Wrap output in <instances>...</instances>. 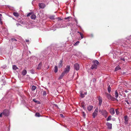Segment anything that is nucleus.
I'll use <instances>...</instances> for the list:
<instances>
[{
	"label": "nucleus",
	"mask_w": 131,
	"mask_h": 131,
	"mask_svg": "<svg viewBox=\"0 0 131 131\" xmlns=\"http://www.w3.org/2000/svg\"><path fill=\"white\" fill-rule=\"evenodd\" d=\"M124 72H123V74H124Z\"/></svg>",
	"instance_id": "62"
},
{
	"label": "nucleus",
	"mask_w": 131,
	"mask_h": 131,
	"mask_svg": "<svg viewBox=\"0 0 131 131\" xmlns=\"http://www.w3.org/2000/svg\"><path fill=\"white\" fill-rule=\"evenodd\" d=\"M33 101L34 102H35L36 103H38V104H39L40 103V102L39 101H37V100H36L35 99H33Z\"/></svg>",
	"instance_id": "29"
},
{
	"label": "nucleus",
	"mask_w": 131,
	"mask_h": 131,
	"mask_svg": "<svg viewBox=\"0 0 131 131\" xmlns=\"http://www.w3.org/2000/svg\"><path fill=\"white\" fill-rule=\"evenodd\" d=\"M71 18V17H67L65 18V19H69V18Z\"/></svg>",
	"instance_id": "50"
},
{
	"label": "nucleus",
	"mask_w": 131,
	"mask_h": 131,
	"mask_svg": "<svg viewBox=\"0 0 131 131\" xmlns=\"http://www.w3.org/2000/svg\"><path fill=\"white\" fill-rule=\"evenodd\" d=\"M2 113L3 114V115L4 116H7L9 114L8 111L6 109L4 110Z\"/></svg>",
	"instance_id": "4"
},
{
	"label": "nucleus",
	"mask_w": 131,
	"mask_h": 131,
	"mask_svg": "<svg viewBox=\"0 0 131 131\" xmlns=\"http://www.w3.org/2000/svg\"><path fill=\"white\" fill-rule=\"evenodd\" d=\"M121 60H123V61H125V59H124V58H121Z\"/></svg>",
	"instance_id": "51"
},
{
	"label": "nucleus",
	"mask_w": 131,
	"mask_h": 131,
	"mask_svg": "<svg viewBox=\"0 0 131 131\" xmlns=\"http://www.w3.org/2000/svg\"><path fill=\"white\" fill-rule=\"evenodd\" d=\"M124 72H123V74H124Z\"/></svg>",
	"instance_id": "64"
},
{
	"label": "nucleus",
	"mask_w": 131,
	"mask_h": 131,
	"mask_svg": "<svg viewBox=\"0 0 131 131\" xmlns=\"http://www.w3.org/2000/svg\"><path fill=\"white\" fill-rule=\"evenodd\" d=\"M2 115H3V113H1L0 114V117H2Z\"/></svg>",
	"instance_id": "52"
},
{
	"label": "nucleus",
	"mask_w": 131,
	"mask_h": 131,
	"mask_svg": "<svg viewBox=\"0 0 131 131\" xmlns=\"http://www.w3.org/2000/svg\"><path fill=\"white\" fill-rule=\"evenodd\" d=\"M111 88L110 87V86H109L108 87V92L110 93L111 91Z\"/></svg>",
	"instance_id": "35"
},
{
	"label": "nucleus",
	"mask_w": 131,
	"mask_h": 131,
	"mask_svg": "<svg viewBox=\"0 0 131 131\" xmlns=\"http://www.w3.org/2000/svg\"><path fill=\"white\" fill-rule=\"evenodd\" d=\"M121 69V68L119 67V66H117L115 69V71H117L119 69Z\"/></svg>",
	"instance_id": "22"
},
{
	"label": "nucleus",
	"mask_w": 131,
	"mask_h": 131,
	"mask_svg": "<svg viewBox=\"0 0 131 131\" xmlns=\"http://www.w3.org/2000/svg\"><path fill=\"white\" fill-rule=\"evenodd\" d=\"M31 14V13H29L27 15V17H28V16H29Z\"/></svg>",
	"instance_id": "47"
},
{
	"label": "nucleus",
	"mask_w": 131,
	"mask_h": 131,
	"mask_svg": "<svg viewBox=\"0 0 131 131\" xmlns=\"http://www.w3.org/2000/svg\"><path fill=\"white\" fill-rule=\"evenodd\" d=\"M38 5L39 7L41 8H43L45 6V4L43 3H39Z\"/></svg>",
	"instance_id": "11"
},
{
	"label": "nucleus",
	"mask_w": 131,
	"mask_h": 131,
	"mask_svg": "<svg viewBox=\"0 0 131 131\" xmlns=\"http://www.w3.org/2000/svg\"><path fill=\"white\" fill-rule=\"evenodd\" d=\"M60 116L62 118H64V116L62 114H60Z\"/></svg>",
	"instance_id": "48"
},
{
	"label": "nucleus",
	"mask_w": 131,
	"mask_h": 131,
	"mask_svg": "<svg viewBox=\"0 0 131 131\" xmlns=\"http://www.w3.org/2000/svg\"><path fill=\"white\" fill-rule=\"evenodd\" d=\"M79 43V41H77V42L74 44V46H76Z\"/></svg>",
	"instance_id": "41"
},
{
	"label": "nucleus",
	"mask_w": 131,
	"mask_h": 131,
	"mask_svg": "<svg viewBox=\"0 0 131 131\" xmlns=\"http://www.w3.org/2000/svg\"><path fill=\"white\" fill-rule=\"evenodd\" d=\"M25 26L27 29H30L31 28V27L29 26L28 24L27 23V24L25 25Z\"/></svg>",
	"instance_id": "31"
},
{
	"label": "nucleus",
	"mask_w": 131,
	"mask_h": 131,
	"mask_svg": "<svg viewBox=\"0 0 131 131\" xmlns=\"http://www.w3.org/2000/svg\"><path fill=\"white\" fill-rule=\"evenodd\" d=\"M115 112H116V113L117 115H118V114H119V112L118 111V109H116L115 110Z\"/></svg>",
	"instance_id": "36"
},
{
	"label": "nucleus",
	"mask_w": 131,
	"mask_h": 131,
	"mask_svg": "<svg viewBox=\"0 0 131 131\" xmlns=\"http://www.w3.org/2000/svg\"><path fill=\"white\" fill-rule=\"evenodd\" d=\"M90 36H91V37H93V35L92 34H91L90 35Z\"/></svg>",
	"instance_id": "53"
},
{
	"label": "nucleus",
	"mask_w": 131,
	"mask_h": 131,
	"mask_svg": "<svg viewBox=\"0 0 131 131\" xmlns=\"http://www.w3.org/2000/svg\"><path fill=\"white\" fill-rule=\"evenodd\" d=\"M75 21L76 22V23H77V24H76V26H78V27H80V28H81V27L80 26H78V25H77V24H78V21L76 19H75Z\"/></svg>",
	"instance_id": "34"
},
{
	"label": "nucleus",
	"mask_w": 131,
	"mask_h": 131,
	"mask_svg": "<svg viewBox=\"0 0 131 131\" xmlns=\"http://www.w3.org/2000/svg\"><path fill=\"white\" fill-rule=\"evenodd\" d=\"M106 96L108 99L112 101H114L115 100H116L117 101L118 100L117 99H115L114 97H112L111 95L107 93H106Z\"/></svg>",
	"instance_id": "1"
},
{
	"label": "nucleus",
	"mask_w": 131,
	"mask_h": 131,
	"mask_svg": "<svg viewBox=\"0 0 131 131\" xmlns=\"http://www.w3.org/2000/svg\"><path fill=\"white\" fill-rule=\"evenodd\" d=\"M29 41V40H26V41Z\"/></svg>",
	"instance_id": "54"
},
{
	"label": "nucleus",
	"mask_w": 131,
	"mask_h": 131,
	"mask_svg": "<svg viewBox=\"0 0 131 131\" xmlns=\"http://www.w3.org/2000/svg\"><path fill=\"white\" fill-rule=\"evenodd\" d=\"M118 95L117 91L116 90L115 91V96L116 98H117L118 97Z\"/></svg>",
	"instance_id": "24"
},
{
	"label": "nucleus",
	"mask_w": 131,
	"mask_h": 131,
	"mask_svg": "<svg viewBox=\"0 0 131 131\" xmlns=\"http://www.w3.org/2000/svg\"><path fill=\"white\" fill-rule=\"evenodd\" d=\"M16 25L17 26H21V25L19 24V23H17L16 24Z\"/></svg>",
	"instance_id": "49"
},
{
	"label": "nucleus",
	"mask_w": 131,
	"mask_h": 131,
	"mask_svg": "<svg viewBox=\"0 0 131 131\" xmlns=\"http://www.w3.org/2000/svg\"><path fill=\"white\" fill-rule=\"evenodd\" d=\"M2 15L1 14H0V16H2Z\"/></svg>",
	"instance_id": "57"
},
{
	"label": "nucleus",
	"mask_w": 131,
	"mask_h": 131,
	"mask_svg": "<svg viewBox=\"0 0 131 131\" xmlns=\"http://www.w3.org/2000/svg\"><path fill=\"white\" fill-rule=\"evenodd\" d=\"M57 28H64L66 27L67 26V25H63L62 24L59 25L58 24V23H57Z\"/></svg>",
	"instance_id": "8"
},
{
	"label": "nucleus",
	"mask_w": 131,
	"mask_h": 131,
	"mask_svg": "<svg viewBox=\"0 0 131 131\" xmlns=\"http://www.w3.org/2000/svg\"><path fill=\"white\" fill-rule=\"evenodd\" d=\"M10 40L12 41H17V40H23L21 37L19 36L17 38V39L12 38H11Z\"/></svg>",
	"instance_id": "5"
},
{
	"label": "nucleus",
	"mask_w": 131,
	"mask_h": 131,
	"mask_svg": "<svg viewBox=\"0 0 131 131\" xmlns=\"http://www.w3.org/2000/svg\"><path fill=\"white\" fill-rule=\"evenodd\" d=\"M124 72H123V74H124Z\"/></svg>",
	"instance_id": "61"
},
{
	"label": "nucleus",
	"mask_w": 131,
	"mask_h": 131,
	"mask_svg": "<svg viewBox=\"0 0 131 131\" xmlns=\"http://www.w3.org/2000/svg\"><path fill=\"white\" fill-rule=\"evenodd\" d=\"M106 125L107 126V128L109 129H111L112 128V124L108 122L106 123Z\"/></svg>",
	"instance_id": "10"
},
{
	"label": "nucleus",
	"mask_w": 131,
	"mask_h": 131,
	"mask_svg": "<svg viewBox=\"0 0 131 131\" xmlns=\"http://www.w3.org/2000/svg\"><path fill=\"white\" fill-rule=\"evenodd\" d=\"M86 94H87V93L86 92V93H85L84 94H85V95H86Z\"/></svg>",
	"instance_id": "55"
},
{
	"label": "nucleus",
	"mask_w": 131,
	"mask_h": 131,
	"mask_svg": "<svg viewBox=\"0 0 131 131\" xmlns=\"http://www.w3.org/2000/svg\"><path fill=\"white\" fill-rule=\"evenodd\" d=\"M43 96H46L47 94L46 92L45 91H43Z\"/></svg>",
	"instance_id": "37"
},
{
	"label": "nucleus",
	"mask_w": 131,
	"mask_h": 131,
	"mask_svg": "<svg viewBox=\"0 0 131 131\" xmlns=\"http://www.w3.org/2000/svg\"><path fill=\"white\" fill-rule=\"evenodd\" d=\"M30 72L32 74H34L35 73V71L34 70L32 69L30 70Z\"/></svg>",
	"instance_id": "39"
},
{
	"label": "nucleus",
	"mask_w": 131,
	"mask_h": 131,
	"mask_svg": "<svg viewBox=\"0 0 131 131\" xmlns=\"http://www.w3.org/2000/svg\"><path fill=\"white\" fill-rule=\"evenodd\" d=\"M71 30H72V28H71Z\"/></svg>",
	"instance_id": "60"
},
{
	"label": "nucleus",
	"mask_w": 131,
	"mask_h": 131,
	"mask_svg": "<svg viewBox=\"0 0 131 131\" xmlns=\"http://www.w3.org/2000/svg\"><path fill=\"white\" fill-rule=\"evenodd\" d=\"M97 66H96V64H93L91 66V69H96L97 68Z\"/></svg>",
	"instance_id": "19"
},
{
	"label": "nucleus",
	"mask_w": 131,
	"mask_h": 131,
	"mask_svg": "<svg viewBox=\"0 0 131 131\" xmlns=\"http://www.w3.org/2000/svg\"><path fill=\"white\" fill-rule=\"evenodd\" d=\"M124 119L125 120L124 123L125 124H128V119L127 115H125L124 116Z\"/></svg>",
	"instance_id": "13"
},
{
	"label": "nucleus",
	"mask_w": 131,
	"mask_h": 131,
	"mask_svg": "<svg viewBox=\"0 0 131 131\" xmlns=\"http://www.w3.org/2000/svg\"><path fill=\"white\" fill-rule=\"evenodd\" d=\"M112 116L111 115H110L106 119V120L107 121H110L111 119Z\"/></svg>",
	"instance_id": "25"
},
{
	"label": "nucleus",
	"mask_w": 131,
	"mask_h": 131,
	"mask_svg": "<svg viewBox=\"0 0 131 131\" xmlns=\"http://www.w3.org/2000/svg\"><path fill=\"white\" fill-rule=\"evenodd\" d=\"M41 66L42 63L41 62H40L38 64V66L37 68V69L38 70H39L41 68Z\"/></svg>",
	"instance_id": "15"
},
{
	"label": "nucleus",
	"mask_w": 131,
	"mask_h": 131,
	"mask_svg": "<svg viewBox=\"0 0 131 131\" xmlns=\"http://www.w3.org/2000/svg\"><path fill=\"white\" fill-rule=\"evenodd\" d=\"M82 116L84 117L85 118L86 114H85L84 112H82Z\"/></svg>",
	"instance_id": "38"
},
{
	"label": "nucleus",
	"mask_w": 131,
	"mask_h": 131,
	"mask_svg": "<svg viewBox=\"0 0 131 131\" xmlns=\"http://www.w3.org/2000/svg\"><path fill=\"white\" fill-rule=\"evenodd\" d=\"M130 103L131 104V101H130Z\"/></svg>",
	"instance_id": "58"
},
{
	"label": "nucleus",
	"mask_w": 131,
	"mask_h": 131,
	"mask_svg": "<svg viewBox=\"0 0 131 131\" xmlns=\"http://www.w3.org/2000/svg\"><path fill=\"white\" fill-rule=\"evenodd\" d=\"M65 74L63 73V72L62 73L61 75L59 76V77L58 78L59 80H60L62 79V78L63 77V76L65 75Z\"/></svg>",
	"instance_id": "16"
},
{
	"label": "nucleus",
	"mask_w": 131,
	"mask_h": 131,
	"mask_svg": "<svg viewBox=\"0 0 131 131\" xmlns=\"http://www.w3.org/2000/svg\"><path fill=\"white\" fill-rule=\"evenodd\" d=\"M70 66L69 65H67L66 68H65L63 73L65 74H67L70 71Z\"/></svg>",
	"instance_id": "2"
},
{
	"label": "nucleus",
	"mask_w": 131,
	"mask_h": 131,
	"mask_svg": "<svg viewBox=\"0 0 131 131\" xmlns=\"http://www.w3.org/2000/svg\"><path fill=\"white\" fill-rule=\"evenodd\" d=\"M96 80L95 78H93V82H96Z\"/></svg>",
	"instance_id": "46"
},
{
	"label": "nucleus",
	"mask_w": 131,
	"mask_h": 131,
	"mask_svg": "<svg viewBox=\"0 0 131 131\" xmlns=\"http://www.w3.org/2000/svg\"><path fill=\"white\" fill-rule=\"evenodd\" d=\"M93 64H96L97 66V64L99 63V62L97 60H94L93 61Z\"/></svg>",
	"instance_id": "21"
},
{
	"label": "nucleus",
	"mask_w": 131,
	"mask_h": 131,
	"mask_svg": "<svg viewBox=\"0 0 131 131\" xmlns=\"http://www.w3.org/2000/svg\"><path fill=\"white\" fill-rule=\"evenodd\" d=\"M98 112V109H95L92 114L93 118H94L97 115V113Z\"/></svg>",
	"instance_id": "6"
},
{
	"label": "nucleus",
	"mask_w": 131,
	"mask_h": 131,
	"mask_svg": "<svg viewBox=\"0 0 131 131\" xmlns=\"http://www.w3.org/2000/svg\"><path fill=\"white\" fill-rule=\"evenodd\" d=\"M40 30H43V29H41V28H40Z\"/></svg>",
	"instance_id": "56"
},
{
	"label": "nucleus",
	"mask_w": 131,
	"mask_h": 131,
	"mask_svg": "<svg viewBox=\"0 0 131 131\" xmlns=\"http://www.w3.org/2000/svg\"><path fill=\"white\" fill-rule=\"evenodd\" d=\"M35 116L36 117H39L40 116V115L38 113H37L35 114Z\"/></svg>",
	"instance_id": "32"
},
{
	"label": "nucleus",
	"mask_w": 131,
	"mask_h": 131,
	"mask_svg": "<svg viewBox=\"0 0 131 131\" xmlns=\"http://www.w3.org/2000/svg\"><path fill=\"white\" fill-rule=\"evenodd\" d=\"M13 69L16 70L18 69V68L17 67V66L15 65H13Z\"/></svg>",
	"instance_id": "23"
},
{
	"label": "nucleus",
	"mask_w": 131,
	"mask_h": 131,
	"mask_svg": "<svg viewBox=\"0 0 131 131\" xmlns=\"http://www.w3.org/2000/svg\"><path fill=\"white\" fill-rule=\"evenodd\" d=\"M36 86L34 85H33L31 88V90L32 91H34L36 89Z\"/></svg>",
	"instance_id": "30"
},
{
	"label": "nucleus",
	"mask_w": 131,
	"mask_h": 131,
	"mask_svg": "<svg viewBox=\"0 0 131 131\" xmlns=\"http://www.w3.org/2000/svg\"><path fill=\"white\" fill-rule=\"evenodd\" d=\"M27 73V71L26 70H24L22 72V74L24 76Z\"/></svg>",
	"instance_id": "17"
},
{
	"label": "nucleus",
	"mask_w": 131,
	"mask_h": 131,
	"mask_svg": "<svg viewBox=\"0 0 131 131\" xmlns=\"http://www.w3.org/2000/svg\"><path fill=\"white\" fill-rule=\"evenodd\" d=\"M80 95H81V96L82 98H83L84 97V94H82V92H81L80 93Z\"/></svg>",
	"instance_id": "40"
},
{
	"label": "nucleus",
	"mask_w": 131,
	"mask_h": 131,
	"mask_svg": "<svg viewBox=\"0 0 131 131\" xmlns=\"http://www.w3.org/2000/svg\"><path fill=\"white\" fill-rule=\"evenodd\" d=\"M29 52L30 53V51H29Z\"/></svg>",
	"instance_id": "59"
},
{
	"label": "nucleus",
	"mask_w": 131,
	"mask_h": 131,
	"mask_svg": "<svg viewBox=\"0 0 131 131\" xmlns=\"http://www.w3.org/2000/svg\"><path fill=\"white\" fill-rule=\"evenodd\" d=\"M63 65V59L61 60L59 62V64H58V67L59 68H60L62 67Z\"/></svg>",
	"instance_id": "14"
},
{
	"label": "nucleus",
	"mask_w": 131,
	"mask_h": 131,
	"mask_svg": "<svg viewBox=\"0 0 131 131\" xmlns=\"http://www.w3.org/2000/svg\"><path fill=\"white\" fill-rule=\"evenodd\" d=\"M98 100L99 101V106H101L102 104V100L101 97L100 96H99L98 97Z\"/></svg>",
	"instance_id": "9"
},
{
	"label": "nucleus",
	"mask_w": 131,
	"mask_h": 131,
	"mask_svg": "<svg viewBox=\"0 0 131 131\" xmlns=\"http://www.w3.org/2000/svg\"><path fill=\"white\" fill-rule=\"evenodd\" d=\"M58 71V67L57 66H55L54 67V71L56 73Z\"/></svg>",
	"instance_id": "27"
},
{
	"label": "nucleus",
	"mask_w": 131,
	"mask_h": 131,
	"mask_svg": "<svg viewBox=\"0 0 131 131\" xmlns=\"http://www.w3.org/2000/svg\"><path fill=\"white\" fill-rule=\"evenodd\" d=\"M124 72H123V74H124Z\"/></svg>",
	"instance_id": "63"
},
{
	"label": "nucleus",
	"mask_w": 131,
	"mask_h": 131,
	"mask_svg": "<svg viewBox=\"0 0 131 131\" xmlns=\"http://www.w3.org/2000/svg\"><path fill=\"white\" fill-rule=\"evenodd\" d=\"M78 32L80 34L81 36V39H82L83 38V34L79 31H78Z\"/></svg>",
	"instance_id": "33"
},
{
	"label": "nucleus",
	"mask_w": 131,
	"mask_h": 131,
	"mask_svg": "<svg viewBox=\"0 0 131 131\" xmlns=\"http://www.w3.org/2000/svg\"><path fill=\"white\" fill-rule=\"evenodd\" d=\"M36 17V16L34 14L32 15L31 17V18L32 19H35Z\"/></svg>",
	"instance_id": "20"
},
{
	"label": "nucleus",
	"mask_w": 131,
	"mask_h": 131,
	"mask_svg": "<svg viewBox=\"0 0 131 131\" xmlns=\"http://www.w3.org/2000/svg\"><path fill=\"white\" fill-rule=\"evenodd\" d=\"M50 18L52 19H54V16H50Z\"/></svg>",
	"instance_id": "43"
},
{
	"label": "nucleus",
	"mask_w": 131,
	"mask_h": 131,
	"mask_svg": "<svg viewBox=\"0 0 131 131\" xmlns=\"http://www.w3.org/2000/svg\"><path fill=\"white\" fill-rule=\"evenodd\" d=\"M125 102H126L128 104H130V103L128 102V100L127 99H126L125 100Z\"/></svg>",
	"instance_id": "44"
},
{
	"label": "nucleus",
	"mask_w": 131,
	"mask_h": 131,
	"mask_svg": "<svg viewBox=\"0 0 131 131\" xmlns=\"http://www.w3.org/2000/svg\"><path fill=\"white\" fill-rule=\"evenodd\" d=\"M126 40H128L129 41H131V35L130 36L126 38Z\"/></svg>",
	"instance_id": "28"
},
{
	"label": "nucleus",
	"mask_w": 131,
	"mask_h": 131,
	"mask_svg": "<svg viewBox=\"0 0 131 131\" xmlns=\"http://www.w3.org/2000/svg\"><path fill=\"white\" fill-rule=\"evenodd\" d=\"M14 15L16 17H18L19 16V14L17 13L14 12L13 13Z\"/></svg>",
	"instance_id": "26"
},
{
	"label": "nucleus",
	"mask_w": 131,
	"mask_h": 131,
	"mask_svg": "<svg viewBox=\"0 0 131 131\" xmlns=\"http://www.w3.org/2000/svg\"><path fill=\"white\" fill-rule=\"evenodd\" d=\"M93 107L92 106H89L87 107V109L88 111H90L92 110Z\"/></svg>",
	"instance_id": "18"
},
{
	"label": "nucleus",
	"mask_w": 131,
	"mask_h": 131,
	"mask_svg": "<svg viewBox=\"0 0 131 131\" xmlns=\"http://www.w3.org/2000/svg\"><path fill=\"white\" fill-rule=\"evenodd\" d=\"M2 16H0V22L1 24H2Z\"/></svg>",
	"instance_id": "42"
},
{
	"label": "nucleus",
	"mask_w": 131,
	"mask_h": 131,
	"mask_svg": "<svg viewBox=\"0 0 131 131\" xmlns=\"http://www.w3.org/2000/svg\"><path fill=\"white\" fill-rule=\"evenodd\" d=\"M58 18V22L60 21H61V20H62V19L59 18V17Z\"/></svg>",
	"instance_id": "45"
},
{
	"label": "nucleus",
	"mask_w": 131,
	"mask_h": 131,
	"mask_svg": "<svg viewBox=\"0 0 131 131\" xmlns=\"http://www.w3.org/2000/svg\"><path fill=\"white\" fill-rule=\"evenodd\" d=\"M101 113L105 118H106L107 117V112L105 110H102L101 111Z\"/></svg>",
	"instance_id": "3"
},
{
	"label": "nucleus",
	"mask_w": 131,
	"mask_h": 131,
	"mask_svg": "<svg viewBox=\"0 0 131 131\" xmlns=\"http://www.w3.org/2000/svg\"><path fill=\"white\" fill-rule=\"evenodd\" d=\"M74 68L76 70H78L79 69V65L78 63L75 64L74 66Z\"/></svg>",
	"instance_id": "7"
},
{
	"label": "nucleus",
	"mask_w": 131,
	"mask_h": 131,
	"mask_svg": "<svg viewBox=\"0 0 131 131\" xmlns=\"http://www.w3.org/2000/svg\"><path fill=\"white\" fill-rule=\"evenodd\" d=\"M110 113L112 115H113L115 113L114 109L113 108H111L110 110Z\"/></svg>",
	"instance_id": "12"
}]
</instances>
